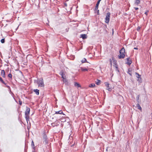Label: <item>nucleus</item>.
<instances>
[{"label":"nucleus","mask_w":152,"mask_h":152,"mask_svg":"<svg viewBox=\"0 0 152 152\" xmlns=\"http://www.w3.org/2000/svg\"><path fill=\"white\" fill-rule=\"evenodd\" d=\"M80 37L82 38L83 39H86L87 37V35L86 34H82L80 35Z\"/></svg>","instance_id":"10"},{"label":"nucleus","mask_w":152,"mask_h":152,"mask_svg":"<svg viewBox=\"0 0 152 152\" xmlns=\"http://www.w3.org/2000/svg\"><path fill=\"white\" fill-rule=\"evenodd\" d=\"M1 75L4 77H5V74L4 70H1Z\"/></svg>","instance_id":"13"},{"label":"nucleus","mask_w":152,"mask_h":152,"mask_svg":"<svg viewBox=\"0 0 152 152\" xmlns=\"http://www.w3.org/2000/svg\"><path fill=\"white\" fill-rule=\"evenodd\" d=\"M31 145L33 146H34V144L33 141H32Z\"/></svg>","instance_id":"26"},{"label":"nucleus","mask_w":152,"mask_h":152,"mask_svg":"<svg viewBox=\"0 0 152 152\" xmlns=\"http://www.w3.org/2000/svg\"><path fill=\"white\" fill-rule=\"evenodd\" d=\"M140 28L139 27H138L137 28V31L139 30L140 29Z\"/></svg>","instance_id":"29"},{"label":"nucleus","mask_w":152,"mask_h":152,"mask_svg":"<svg viewBox=\"0 0 152 152\" xmlns=\"http://www.w3.org/2000/svg\"><path fill=\"white\" fill-rule=\"evenodd\" d=\"M30 111V109L27 107L26 109V111L25 112V115H26V119L27 123H28V121H29V112Z\"/></svg>","instance_id":"3"},{"label":"nucleus","mask_w":152,"mask_h":152,"mask_svg":"<svg viewBox=\"0 0 152 152\" xmlns=\"http://www.w3.org/2000/svg\"><path fill=\"white\" fill-rule=\"evenodd\" d=\"M47 142H48L47 140H45V143H47Z\"/></svg>","instance_id":"32"},{"label":"nucleus","mask_w":152,"mask_h":152,"mask_svg":"<svg viewBox=\"0 0 152 152\" xmlns=\"http://www.w3.org/2000/svg\"><path fill=\"white\" fill-rule=\"evenodd\" d=\"M0 81L2 82V83H4V81H3V80H2V79L1 78V77H0Z\"/></svg>","instance_id":"25"},{"label":"nucleus","mask_w":152,"mask_h":152,"mask_svg":"<svg viewBox=\"0 0 152 152\" xmlns=\"http://www.w3.org/2000/svg\"><path fill=\"white\" fill-rule=\"evenodd\" d=\"M19 104L20 105H21L22 104V102L20 101H19Z\"/></svg>","instance_id":"31"},{"label":"nucleus","mask_w":152,"mask_h":152,"mask_svg":"<svg viewBox=\"0 0 152 152\" xmlns=\"http://www.w3.org/2000/svg\"><path fill=\"white\" fill-rule=\"evenodd\" d=\"M58 119H60V118H58Z\"/></svg>","instance_id":"38"},{"label":"nucleus","mask_w":152,"mask_h":152,"mask_svg":"<svg viewBox=\"0 0 152 152\" xmlns=\"http://www.w3.org/2000/svg\"><path fill=\"white\" fill-rule=\"evenodd\" d=\"M65 5L66 6V4H65Z\"/></svg>","instance_id":"37"},{"label":"nucleus","mask_w":152,"mask_h":152,"mask_svg":"<svg viewBox=\"0 0 152 152\" xmlns=\"http://www.w3.org/2000/svg\"><path fill=\"white\" fill-rule=\"evenodd\" d=\"M62 80L64 83L66 85H68V82L66 78H63Z\"/></svg>","instance_id":"8"},{"label":"nucleus","mask_w":152,"mask_h":152,"mask_svg":"<svg viewBox=\"0 0 152 152\" xmlns=\"http://www.w3.org/2000/svg\"><path fill=\"white\" fill-rule=\"evenodd\" d=\"M98 6L96 5V6L95 8V10H97L98 8Z\"/></svg>","instance_id":"23"},{"label":"nucleus","mask_w":152,"mask_h":152,"mask_svg":"<svg viewBox=\"0 0 152 152\" xmlns=\"http://www.w3.org/2000/svg\"><path fill=\"white\" fill-rule=\"evenodd\" d=\"M134 49L137 50L138 48H134Z\"/></svg>","instance_id":"36"},{"label":"nucleus","mask_w":152,"mask_h":152,"mask_svg":"<svg viewBox=\"0 0 152 152\" xmlns=\"http://www.w3.org/2000/svg\"><path fill=\"white\" fill-rule=\"evenodd\" d=\"M74 86L77 88L81 87V86L80 84L77 82H75L74 83Z\"/></svg>","instance_id":"9"},{"label":"nucleus","mask_w":152,"mask_h":152,"mask_svg":"<svg viewBox=\"0 0 152 152\" xmlns=\"http://www.w3.org/2000/svg\"><path fill=\"white\" fill-rule=\"evenodd\" d=\"M129 73L130 75H131V74L129 72Z\"/></svg>","instance_id":"34"},{"label":"nucleus","mask_w":152,"mask_h":152,"mask_svg":"<svg viewBox=\"0 0 152 152\" xmlns=\"http://www.w3.org/2000/svg\"><path fill=\"white\" fill-rule=\"evenodd\" d=\"M110 12H108L106 14L105 18V22L107 23H108L109 22L110 18Z\"/></svg>","instance_id":"5"},{"label":"nucleus","mask_w":152,"mask_h":152,"mask_svg":"<svg viewBox=\"0 0 152 152\" xmlns=\"http://www.w3.org/2000/svg\"><path fill=\"white\" fill-rule=\"evenodd\" d=\"M110 64L111 65L112 64V63L113 64V66L116 69V70L119 72V70L118 69V66L117 65V61L115 60L113 58H112V59H110Z\"/></svg>","instance_id":"1"},{"label":"nucleus","mask_w":152,"mask_h":152,"mask_svg":"<svg viewBox=\"0 0 152 152\" xmlns=\"http://www.w3.org/2000/svg\"><path fill=\"white\" fill-rule=\"evenodd\" d=\"M81 62L82 63H85V62H87V61H86V60L85 58H84L83 59L81 60Z\"/></svg>","instance_id":"18"},{"label":"nucleus","mask_w":152,"mask_h":152,"mask_svg":"<svg viewBox=\"0 0 152 152\" xmlns=\"http://www.w3.org/2000/svg\"><path fill=\"white\" fill-rule=\"evenodd\" d=\"M66 72H64L63 71H61L60 72L59 74L61 76L62 78L63 79L66 78Z\"/></svg>","instance_id":"6"},{"label":"nucleus","mask_w":152,"mask_h":152,"mask_svg":"<svg viewBox=\"0 0 152 152\" xmlns=\"http://www.w3.org/2000/svg\"><path fill=\"white\" fill-rule=\"evenodd\" d=\"M55 114H63V115H64V114L63 113L62 111H61V110H60V111H58L56 112Z\"/></svg>","instance_id":"15"},{"label":"nucleus","mask_w":152,"mask_h":152,"mask_svg":"<svg viewBox=\"0 0 152 152\" xmlns=\"http://www.w3.org/2000/svg\"><path fill=\"white\" fill-rule=\"evenodd\" d=\"M8 76L10 78H11L12 77V75L11 74H9L8 75Z\"/></svg>","instance_id":"24"},{"label":"nucleus","mask_w":152,"mask_h":152,"mask_svg":"<svg viewBox=\"0 0 152 152\" xmlns=\"http://www.w3.org/2000/svg\"><path fill=\"white\" fill-rule=\"evenodd\" d=\"M38 86L39 87H44V84L43 80L42 78L38 80Z\"/></svg>","instance_id":"4"},{"label":"nucleus","mask_w":152,"mask_h":152,"mask_svg":"<svg viewBox=\"0 0 152 152\" xmlns=\"http://www.w3.org/2000/svg\"><path fill=\"white\" fill-rule=\"evenodd\" d=\"M100 81L98 80H97V81H96V84L98 85H99L100 83Z\"/></svg>","instance_id":"21"},{"label":"nucleus","mask_w":152,"mask_h":152,"mask_svg":"<svg viewBox=\"0 0 152 152\" xmlns=\"http://www.w3.org/2000/svg\"><path fill=\"white\" fill-rule=\"evenodd\" d=\"M47 21H48V22H49V21H48V20H47Z\"/></svg>","instance_id":"39"},{"label":"nucleus","mask_w":152,"mask_h":152,"mask_svg":"<svg viewBox=\"0 0 152 152\" xmlns=\"http://www.w3.org/2000/svg\"><path fill=\"white\" fill-rule=\"evenodd\" d=\"M99 10H97V12L98 15L99 14Z\"/></svg>","instance_id":"30"},{"label":"nucleus","mask_w":152,"mask_h":152,"mask_svg":"<svg viewBox=\"0 0 152 152\" xmlns=\"http://www.w3.org/2000/svg\"><path fill=\"white\" fill-rule=\"evenodd\" d=\"M107 149H106V151H107Z\"/></svg>","instance_id":"40"},{"label":"nucleus","mask_w":152,"mask_h":152,"mask_svg":"<svg viewBox=\"0 0 152 152\" xmlns=\"http://www.w3.org/2000/svg\"><path fill=\"white\" fill-rule=\"evenodd\" d=\"M32 152H34V151H33Z\"/></svg>","instance_id":"41"},{"label":"nucleus","mask_w":152,"mask_h":152,"mask_svg":"<svg viewBox=\"0 0 152 152\" xmlns=\"http://www.w3.org/2000/svg\"><path fill=\"white\" fill-rule=\"evenodd\" d=\"M34 91L37 95H38L39 94V90H38L36 89L34 90Z\"/></svg>","instance_id":"17"},{"label":"nucleus","mask_w":152,"mask_h":152,"mask_svg":"<svg viewBox=\"0 0 152 152\" xmlns=\"http://www.w3.org/2000/svg\"><path fill=\"white\" fill-rule=\"evenodd\" d=\"M95 86V85L94 84L92 83V84H90L89 85V86L90 87L94 88Z\"/></svg>","instance_id":"16"},{"label":"nucleus","mask_w":152,"mask_h":152,"mask_svg":"<svg viewBox=\"0 0 152 152\" xmlns=\"http://www.w3.org/2000/svg\"><path fill=\"white\" fill-rule=\"evenodd\" d=\"M112 31H113V29H112Z\"/></svg>","instance_id":"35"},{"label":"nucleus","mask_w":152,"mask_h":152,"mask_svg":"<svg viewBox=\"0 0 152 152\" xmlns=\"http://www.w3.org/2000/svg\"><path fill=\"white\" fill-rule=\"evenodd\" d=\"M127 59V61L126 63L128 65H130L132 63V61L131 60H130V59L129 58H128Z\"/></svg>","instance_id":"12"},{"label":"nucleus","mask_w":152,"mask_h":152,"mask_svg":"<svg viewBox=\"0 0 152 152\" xmlns=\"http://www.w3.org/2000/svg\"><path fill=\"white\" fill-rule=\"evenodd\" d=\"M139 109H141V108L140 107H139Z\"/></svg>","instance_id":"33"},{"label":"nucleus","mask_w":152,"mask_h":152,"mask_svg":"<svg viewBox=\"0 0 152 152\" xmlns=\"http://www.w3.org/2000/svg\"><path fill=\"white\" fill-rule=\"evenodd\" d=\"M120 55L118 56V58H124L125 56L124 53L125 52V49L124 48H122L121 50H120Z\"/></svg>","instance_id":"2"},{"label":"nucleus","mask_w":152,"mask_h":152,"mask_svg":"<svg viewBox=\"0 0 152 152\" xmlns=\"http://www.w3.org/2000/svg\"><path fill=\"white\" fill-rule=\"evenodd\" d=\"M148 11H146L145 13V15H147V14H148Z\"/></svg>","instance_id":"27"},{"label":"nucleus","mask_w":152,"mask_h":152,"mask_svg":"<svg viewBox=\"0 0 152 152\" xmlns=\"http://www.w3.org/2000/svg\"><path fill=\"white\" fill-rule=\"evenodd\" d=\"M102 0H98V1H97V3L96 4V6H99V3H100V1H101Z\"/></svg>","instance_id":"20"},{"label":"nucleus","mask_w":152,"mask_h":152,"mask_svg":"<svg viewBox=\"0 0 152 152\" xmlns=\"http://www.w3.org/2000/svg\"><path fill=\"white\" fill-rule=\"evenodd\" d=\"M140 0H135V2L134 3V5H137L140 3Z\"/></svg>","instance_id":"11"},{"label":"nucleus","mask_w":152,"mask_h":152,"mask_svg":"<svg viewBox=\"0 0 152 152\" xmlns=\"http://www.w3.org/2000/svg\"><path fill=\"white\" fill-rule=\"evenodd\" d=\"M1 42L2 43H3L4 42H5V39L4 38H3V39H2L1 40Z\"/></svg>","instance_id":"22"},{"label":"nucleus","mask_w":152,"mask_h":152,"mask_svg":"<svg viewBox=\"0 0 152 152\" xmlns=\"http://www.w3.org/2000/svg\"><path fill=\"white\" fill-rule=\"evenodd\" d=\"M136 74L137 75L136 77L138 78L137 80L139 82H140L141 79V78L140 77V75L137 73H136Z\"/></svg>","instance_id":"14"},{"label":"nucleus","mask_w":152,"mask_h":152,"mask_svg":"<svg viewBox=\"0 0 152 152\" xmlns=\"http://www.w3.org/2000/svg\"><path fill=\"white\" fill-rule=\"evenodd\" d=\"M81 69L82 71H87L88 69H84L83 68H81Z\"/></svg>","instance_id":"19"},{"label":"nucleus","mask_w":152,"mask_h":152,"mask_svg":"<svg viewBox=\"0 0 152 152\" xmlns=\"http://www.w3.org/2000/svg\"><path fill=\"white\" fill-rule=\"evenodd\" d=\"M134 8L136 10H137L138 9V8L137 7H134Z\"/></svg>","instance_id":"28"},{"label":"nucleus","mask_w":152,"mask_h":152,"mask_svg":"<svg viewBox=\"0 0 152 152\" xmlns=\"http://www.w3.org/2000/svg\"><path fill=\"white\" fill-rule=\"evenodd\" d=\"M105 84L106 86L107 87V89L109 91H111L112 90L111 87L109 86V84L107 82H105Z\"/></svg>","instance_id":"7"}]
</instances>
